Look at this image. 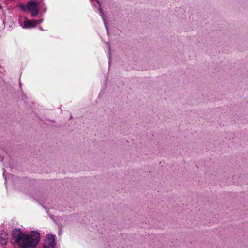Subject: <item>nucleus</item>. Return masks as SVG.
Returning a JSON list of instances; mask_svg holds the SVG:
<instances>
[{"instance_id":"9","label":"nucleus","mask_w":248,"mask_h":248,"mask_svg":"<svg viewBox=\"0 0 248 248\" xmlns=\"http://www.w3.org/2000/svg\"><path fill=\"white\" fill-rule=\"evenodd\" d=\"M39 29H40L41 30H43V29H42V27H39Z\"/></svg>"},{"instance_id":"5","label":"nucleus","mask_w":248,"mask_h":248,"mask_svg":"<svg viewBox=\"0 0 248 248\" xmlns=\"http://www.w3.org/2000/svg\"><path fill=\"white\" fill-rule=\"evenodd\" d=\"M35 27L32 20H26L24 22V28H30Z\"/></svg>"},{"instance_id":"2","label":"nucleus","mask_w":248,"mask_h":248,"mask_svg":"<svg viewBox=\"0 0 248 248\" xmlns=\"http://www.w3.org/2000/svg\"><path fill=\"white\" fill-rule=\"evenodd\" d=\"M18 7L23 11H29L32 17L37 15L39 13L38 4L35 1H29L27 5L21 3L19 5Z\"/></svg>"},{"instance_id":"8","label":"nucleus","mask_w":248,"mask_h":248,"mask_svg":"<svg viewBox=\"0 0 248 248\" xmlns=\"http://www.w3.org/2000/svg\"><path fill=\"white\" fill-rule=\"evenodd\" d=\"M3 176L4 177V178H5V181H6V177L5 176V172H4V171L3 172Z\"/></svg>"},{"instance_id":"7","label":"nucleus","mask_w":248,"mask_h":248,"mask_svg":"<svg viewBox=\"0 0 248 248\" xmlns=\"http://www.w3.org/2000/svg\"><path fill=\"white\" fill-rule=\"evenodd\" d=\"M107 45H108V48H109V55L110 54V44L109 43H107Z\"/></svg>"},{"instance_id":"3","label":"nucleus","mask_w":248,"mask_h":248,"mask_svg":"<svg viewBox=\"0 0 248 248\" xmlns=\"http://www.w3.org/2000/svg\"><path fill=\"white\" fill-rule=\"evenodd\" d=\"M44 244L43 248H54L56 245L55 235L48 234L44 239Z\"/></svg>"},{"instance_id":"1","label":"nucleus","mask_w":248,"mask_h":248,"mask_svg":"<svg viewBox=\"0 0 248 248\" xmlns=\"http://www.w3.org/2000/svg\"><path fill=\"white\" fill-rule=\"evenodd\" d=\"M12 236L21 248H35L40 239L39 232L34 230L31 231L30 234H26L20 229H14Z\"/></svg>"},{"instance_id":"6","label":"nucleus","mask_w":248,"mask_h":248,"mask_svg":"<svg viewBox=\"0 0 248 248\" xmlns=\"http://www.w3.org/2000/svg\"><path fill=\"white\" fill-rule=\"evenodd\" d=\"M43 21V19H40V20H33V23L34 24H35V26L37 24H39L41 23Z\"/></svg>"},{"instance_id":"4","label":"nucleus","mask_w":248,"mask_h":248,"mask_svg":"<svg viewBox=\"0 0 248 248\" xmlns=\"http://www.w3.org/2000/svg\"><path fill=\"white\" fill-rule=\"evenodd\" d=\"M8 237L6 232L4 230L0 231V243L5 245L7 243Z\"/></svg>"}]
</instances>
